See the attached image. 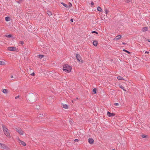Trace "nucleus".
<instances>
[{"label":"nucleus","mask_w":150,"mask_h":150,"mask_svg":"<svg viewBox=\"0 0 150 150\" xmlns=\"http://www.w3.org/2000/svg\"><path fill=\"white\" fill-rule=\"evenodd\" d=\"M19 43L21 45H23L24 44V42L23 41H21Z\"/></svg>","instance_id":"obj_30"},{"label":"nucleus","mask_w":150,"mask_h":150,"mask_svg":"<svg viewBox=\"0 0 150 150\" xmlns=\"http://www.w3.org/2000/svg\"><path fill=\"white\" fill-rule=\"evenodd\" d=\"M2 92L6 94L7 93V91L5 89H2Z\"/></svg>","instance_id":"obj_14"},{"label":"nucleus","mask_w":150,"mask_h":150,"mask_svg":"<svg viewBox=\"0 0 150 150\" xmlns=\"http://www.w3.org/2000/svg\"><path fill=\"white\" fill-rule=\"evenodd\" d=\"M62 4L63 6H64L67 7V8H68V6H67V5L64 3L63 2H62L61 3Z\"/></svg>","instance_id":"obj_18"},{"label":"nucleus","mask_w":150,"mask_h":150,"mask_svg":"<svg viewBox=\"0 0 150 150\" xmlns=\"http://www.w3.org/2000/svg\"><path fill=\"white\" fill-rule=\"evenodd\" d=\"M5 36L6 37L8 38L12 37V35H5Z\"/></svg>","instance_id":"obj_21"},{"label":"nucleus","mask_w":150,"mask_h":150,"mask_svg":"<svg viewBox=\"0 0 150 150\" xmlns=\"http://www.w3.org/2000/svg\"><path fill=\"white\" fill-rule=\"evenodd\" d=\"M30 75L32 76H34L35 75V73L33 72V73L31 74Z\"/></svg>","instance_id":"obj_34"},{"label":"nucleus","mask_w":150,"mask_h":150,"mask_svg":"<svg viewBox=\"0 0 150 150\" xmlns=\"http://www.w3.org/2000/svg\"><path fill=\"white\" fill-rule=\"evenodd\" d=\"M96 89L95 88H94V89H93V92H94V94H95L96 93Z\"/></svg>","instance_id":"obj_24"},{"label":"nucleus","mask_w":150,"mask_h":150,"mask_svg":"<svg viewBox=\"0 0 150 150\" xmlns=\"http://www.w3.org/2000/svg\"><path fill=\"white\" fill-rule=\"evenodd\" d=\"M123 51L126 52H127L128 54H130V52H129V51H127V50H125V49H124L123 50Z\"/></svg>","instance_id":"obj_28"},{"label":"nucleus","mask_w":150,"mask_h":150,"mask_svg":"<svg viewBox=\"0 0 150 150\" xmlns=\"http://www.w3.org/2000/svg\"><path fill=\"white\" fill-rule=\"evenodd\" d=\"M36 98V96L32 93L30 94L28 96V100H31L32 101H35Z\"/></svg>","instance_id":"obj_2"},{"label":"nucleus","mask_w":150,"mask_h":150,"mask_svg":"<svg viewBox=\"0 0 150 150\" xmlns=\"http://www.w3.org/2000/svg\"><path fill=\"white\" fill-rule=\"evenodd\" d=\"M107 115L109 117H111L115 115V114L113 113H111L109 112L108 111L107 112Z\"/></svg>","instance_id":"obj_9"},{"label":"nucleus","mask_w":150,"mask_h":150,"mask_svg":"<svg viewBox=\"0 0 150 150\" xmlns=\"http://www.w3.org/2000/svg\"><path fill=\"white\" fill-rule=\"evenodd\" d=\"M122 44H123V45H125L126 44V43H124V42H122Z\"/></svg>","instance_id":"obj_41"},{"label":"nucleus","mask_w":150,"mask_h":150,"mask_svg":"<svg viewBox=\"0 0 150 150\" xmlns=\"http://www.w3.org/2000/svg\"><path fill=\"white\" fill-rule=\"evenodd\" d=\"M79 141V140L77 139H76L74 140V141L75 142H78Z\"/></svg>","instance_id":"obj_33"},{"label":"nucleus","mask_w":150,"mask_h":150,"mask_svg":"<svg viewBox=\"0 0 150 150\" xmlns=\"http://www.w3.org/2000/svg\"><path fill=\"white\" fill-rule=\"evenodd\" d=\"M11 78H13V76L12 75H11Z\"/></svg>","instance_id":"obj_39"},{"label":"nucleus","mask_w":150,"mask_h":150,"mask_svg":"<svg viewBox=\"0 0 150 150\" xmlns=\"http://www.w3.org/2000/svg\"><path fill=\"white\" fill-rule=\"evenodd\" d=\"M62 106L63 108H64L65 109L68 108V106L67 105L65 104H62Z\"/></svg>","instance_id":"obj_13"},{"label":"nucleus","mask_w":150,"mask_h":150,"mask_svg":"<svg viewBox=\"0 0 150 150\" xmlns=\"http://www.w3.org/2000/svg\"><path fill=\"white\" fill-rule=\"evenodd\" d=\"M97 10L98 11H100V12H101L102 11V10L101 8L99 6L98 7Z\"/></svg>","instance_id":"obj_17"},{"label":"nucleus","mask_w":150,"mask_h":150,"mask_svg":"<svg viewBox=\"0 0 150 150\" xmlns=\"http://www.w3.org/2000/svg\"><path fill=\"white\" fill-rule=\"evenodd\" d=\"M8 50L14 51L16 50V48L14 47H8L7 48Z\"/></svg>","instance_id":"obj_5"},{"label":"nucleus","mask_w":150,"mask_h":150,"mask_svg":"<svg viewBox=\"0 0 150 150\" xmlns=\"http://www.w3.org/2000/svg\"><path fill=\"white\" fill-rule=\"evenodd\" d=\"M121 37V36L120 35H117L115 38L114 39V40H119Z\"/></svg>","instance_id":"obj_11"},{"label":"nucleus","mask_w":150,"mask_h":150,"mask_svg":"<svg viewBox=\"0 0 150 150\" xmlns=\"http://www.w3.org/2000/svg\"><path fill=\"white\" fill-rule=\"evenodd\" d=\"M29 69H30V70H31V68H29Z\"/></svg>","instance_id":"obj_42"},{"label":"nucleus","mask_w":150,"mask_h":150,"mask_svg":"<svg viewBox=\"0 0 150 150\" xmlns=\"http://www.w3.org/2000/svg\"><path fill=\"white\" fill-rule=\"evenodd\" d=\"M148 28L147 27H145L142 28V31L143 32H146L148 31Z\"/></svg>","instance_id":"obj_10"},{"label":"nucleus","mask_w":150,"mask_h":150,"mask_svg":"<svg viewBox=\"0 0 150 150\" xmlns=\"http://www.w3.org/2000/svg\"><path fill=\"white\" fill-rule=\"evenodd\" d=\"M5 20L6 21H10V18L8 17H6L5 18Z\"/></svg>","instance_id":"obj_16"},{"label":"nucleus","mask_w":150,"mask_h":150,"mask_svg":"<svg viewBox=\"0 0 150 150\" xmlns=\"http://www.w3.org/2000/svg\"><path fill=\"white\" fill-rule=\"evenodd\" d=\"M120 87L121 88L123 89L124 91H126V90L124 89V87L122 86L121 85L120 86Z\"/></svg>","instance_id":"obj_26"},{"label":"nucleus","mask_w":150,"mask_h":150,"mask_svg":"<svg viewBox=\"0 0 150 150\" xmlns=\"http://www.w3.org/2000/svg\"><path fill=\"white\" fill-rule=\"evenodd\" d=\"M2 127L5 134L8 137L10 136L9 132L8 131L7 129L4 125H2Z\"/></svg>","instance_id":"obj_3"},{"label":"nucleus","mask_w":150,"mask_h":150,"mask_svg":"<svg viewBox=\"0 0 150 150\" xmlns=\"http://www.w3.org/2000/svg\"><path fill=\"white\" fill-rule=\"evenodd\" d=\"M4 61H0V65H3L4 64Z\"/></svg>","instance_id":"obj_23"},{"label":"nucleus","mask_w":150,"mask_h":150,"mask_svg":"<svg viewBox=\"0 0 150 150\" xmlns=\"http://www.w3.org/2000/svg\"><path fill=\"white\" fill-rule=\"evenodd\" d=\"M88 142L90 144H93L94 142L93 139L92 138H89L88 139Z\"/></svg>","instance_id":"obj_8"},{"label":"nucleus","mask_w":150,"mask_h":150,"mask_svg":"<svg viewBox=\"0 0 150 150\" xmlns=\"http://www.w3.org/2000/svg\"><path fill=\"white\" fill-rule=\"evenodd\" d=\"M71 6H72V4H71V3H69V7H71Z\"/></svg>","instance_id":"obj_36"},{"label":"nucleus","mask_w":150,"mask_h":150,"mask_svg":"<svg viewBox=\"0 0 150 150\" xmlns=\"http://www.w3.org/2000/svg\"><path fill=\"white\" fill-rule=\"evenodd\" d=\"M70 21L72 22H73V20L72 19H71V20H70Z\"/></svg>","instance_id":"obj_38"},{"label":"nucleus","mask_w":150,"mask_h":150,"mask_svg":"<svg viewBox=\"0 0 150 150\" xmlns=\"http://www.w3.org/2000/svg\"><path fill=\"white\" fill-rule=\"evenodd\" d=\"M47 13L49 16H51L52 15L51 12L50 11H48Z\"/></svg>","instance_id":"obj_19"},{"label":"nucleus","mask_w":150,"mask_h":150,"mask_svg":"<svg viewBox=\"0 0 150 150\" xmlns=\"http://www.w3.org/2000/svg\"><path fill=\"white\" fill-rule=\"evenodd\" d=\"M114 105L117 106H118L119 105V104L118 103H115L114 104Z\"/></svg>","instance_id":"obj_29"},{"label":"nucleus","mask_w":150,"mask_h":150,"mask_svg":"<svg viewBox=\"0 0 150 150\" xmlns=\"http://www.w3.org/2000/svg\"><path fill=\"white\" fill-rule=\"evenodd\" d=\"M105 13H106V14H107L109 12V11L107 9H105Z\"/></svg>","instance_id":"obj_27"},{"label":"nucleus","mask_w":150,"mask_h":150,"mask_svg":"<svg viewBox=\"0 0 150 150\" xmlns=\"http://www.w3.org/2000/svg\"><path fill=\"white\" fill-rule=\"evenodd\" d=\"M76 58L77 59V60L79 62H80V61L81 60L82 61V60L81 59V57L78 54H76Z\"/></svg>","instance_id":"obj_7"},{"label":"nucleus","mask_w":150,"mask_h":150,"mask_svg":"<svg viewBox=\"0 0 150 150\" xmlns=\"http://www.w3.org/2000/svg\"><path fill=\"white\" fill-rule=\"evenodd\" d=\"M148 41L149 42H150V40H149Z\"/></svg>","instance_id":"obj_43"},{"label":"nucleus","mask_w":150,"mask_h":150,"mask_svg":"<svg viewBox=\"0 0 150 150\" xmlns=\"http://www.w3.org/2000/svg\"><path fill=\"white\" fill-rule=\"evenodd\" d=\"M149 53V52H147V51H146L145 52V54H148Z\"/></svg>","instance_id":"obj_35"},{"label":"nucleus","mask_w":150,"mask_h":150,"mask_svg":"<svg viewBox=\"0 0 150 150\" xmlns=\"http://www.w3.org/2000/svg\"><path fill=\"white\" fill-rule=\"evenodd\" d=\"M92 33H96V34H98V33L96 31H92Z\"/></svg>","instance_id":"obj_31"},{"label":"nucleus","mask_w":150,"mask_h":150,"mask_svg":"<svg viewBox=\"0 0 150 150\" xmlns=\"http://www.w3.org/2000/svg\"><path fill=\"white\" fill-rule=\"evenodd\" d=\"M147 135L144 134H143L142 135V137L143 138H146L147 137Z\"/></svg>","instance_id":"obj_25"},{"label":"nucleus","mask_w":150,"mask_h":150,"mask_svg":"<svg viewBox=\"0 0 150 150\" xmlns=\"http://www.w3.org/2000/svg\"><path fill=\"white\" fill-rule=\"evenodd\" d=\"M63 71L65 72H69L71 71V67L68 64H65L63 66Z\"/></svg>","instance_id":"obj_1"},{"label":"nucleus","mask_w":150,"mask_h":150,"mask_svg":"<svg viewBox=\"0 0 150 150\" xmlns=\"http://www.w3.org/2000/svg\"><path fill=\"white\" fill-rule=\"evenodd\" d=\"M112 150H115V149H113Z\"/></svg>","instance_id":"obj_44"},{"label":"nucleus","mask_w":150,"mask_h":150,"mask_svg":"<svg viewBox=\"0 0 150 150\" xmlns=\"http://www.w3.org/2000/svg\"><path fill=\"white\" fill-rule=\"evenodd\" d=\"M19 98V96H17L15 97V99H16Z\"/></svg>","instance_id":"obj_37"},{"label":"nucleus","mask_w":150,"mask_h":150,"mask_svg":"<svg viewBox=\"0 0 150 150\" xmlns=\"http://www.w3.org/2000/svg\"><path fill=\"white\" fill-rule=\"evenodd\" d=\"M93 45L95 46H97L98 44V42L96 41H94L93 42Z\"/></svg>","instance_id":"obj_15"},{"label":"nucleus","mask_w":150,"mask_h":150,"mask_svg":"<svg viewBox=\"0 0 150 150\" xmlns=\"http://www.w3.org/2000/svg\"><path fill=\"white\" fill-rule=\"evenodd\" d=\"M117 79L118 80H122V79L124 80V79L123 78L120 76H118L117 77Z\"/></svg>","instance_id":"obj_20"},{"label":"nucleus","mask_w":150,"mask_h":150,"mask_svg":"<svg viewBox=\"0 0 150 150\" xmlns=\"http://www.w3.org/2000/svg\"><path fill=\"white\" fill-rule=\"evenodd\" d=\"M0 148L4 149H7V147L5 144H2L0 143Z\"/></svg>","instance_id":"obj_6"},{"label":"nucleus","mask_w":150,"mask_h":150,"mask_svg":"<svg viewBox=\"0 0 150 150\" xmlns=\"http://www.w3.org/2000/svg\"><path fill=\"white\" fill-rule=\"evenodd\" d=\"M44 56L42 55L39 54L38 55L39 58L40 59L44 57Z\"/></svg>","instance_id":"obj_22"},{"label":"nucleus","mask_w":150,"mask_h":150,"mask_svg":"<svg viewBox=\"0 0 150 150\" xmlns=\"http://www.w3.org/2000/svg\"><path fill=\"white\" fill-rule=\"evenodd\" d=\"M19 143L23 145V146H25L26 145V144L23 141L19 140Z\"/></svg>","instance_id":"obj_12"},{"label":"nucleus","mask_w":150,"mask_h":150,"mask_svg":"<svg viewBox=\"0 0 150 150\" xmlns=\"http://www.w3.org/2000/svg\"><path fill=\"white\" fill-rule=\"evenodd\" d=\"M16 130L21 135H23L24 133V132L20 128H16Z\"/></svg>","instance_id":"obj_4"},{"label":"nucleus","mask_w":150,"mask_h":150,"mask_svg":"<svg viewBox=\"0 0 150 150\" xmlns=\"http://www.w3.org/2000/svg\"><path fill=\"white\" fill-rule=\"evenodd\" d=\"M131 1V0H126V2L128 3L130 2Z\"/></svg>","instance_id":"obj_32"},{"label":"nucleus","mask_w":150,"mask_h":150,"mask_svg":"<svg viewBox=\"0 0 150 150\" xmlns=\"http://www.w3.org/2000/svg\"><path fill=\"white\" fill-rule=\"evenodd\" d=\"M91 4L92 5H93L94 4L93 3V2H91Z\"/></svg>","instance_id":"obj_40"}]
</instances>
